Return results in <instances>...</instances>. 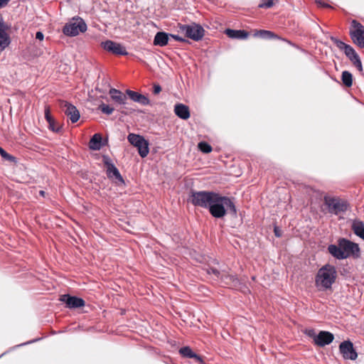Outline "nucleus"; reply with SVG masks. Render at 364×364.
I'll list each match as a JSON object with an SVG mask.
<instances>
[{
    "instance_id": "79ce46f5",
    "label": "nucleus",
    "mask_w": 364,
    "mask_h": 364,
    "mask_svg": "<svg viewBox=\"0 0 364 364\" xmlns=\"http://www.w3.org/2000/svg\"><path fill=\"white\" fill-rule=\"evenodd\" d=\"M318 5L323 6V7H329L330 6L326 3H324L323 1H322L321 0H318V1H316Z\"/></svg>"
},
{
    "instance_id": "20e7f679",
    "label": "nucleus",
    "mask_w": 364,
    "mask_h": 364,
    "mask_svg": "<svg viewBox=\"0 0 364 364\" xmlns=\"http://www.w3.org/2000/svg\"><path fill=\"white\" fill-rule=\"evenodd\" d=\"M217 194L215 191L191 190L188 200L194 206L208 210Z\"/></svg>"
},
{
    "instance_id": "39448f33",
    "label": "nucleus",
    "mask_w": 364,
    "mask_h": 364,
    "mask_svg": "<svg viewBox=\"0 0 364 364\" xmlns=\"http://www.w3.org/2000/svg\"><path fill=\"white\" fill-rule=\"evenodd\" d=\"M323 203L327 208L328 212L335 215L344 213L349 206V203L346 200L328 195L324 196Z\"/></svg>"
},
{
    "instance_id": "c9c22d12",
    "label": "nucleus",
    "mask_w": 364,
    "mask_h": 364,
    "mask_svg": "<svg viewBox=\"0 0 364 364\" xmlns=\"http://www.w3.org/2000/svg\"><path fill=\"white\" fill-rule=\"evenodd\" d=\"M352 63L358 68L360 72L363 71V65L360 57H358L354 60H353Z\"/></svg>"
},
{
    "instance_id": "f257e3e1",
    "label": "nucleus",
    "mask_w": 364,
    "mask_h": 364,
    "mask_svg": "<svg viewBox=\"0 0 364 364\" xmlns=\"http://www.w3.org/2000/svg\"><path fill=\"white\" fill-rule=\"evenodd\" d=\"M328 251L337 259H344L350 257L357 259L360 256L358 245L346 238H340L338 245H329Z\"/></svg>"
},
{
    "instance_id": "4c0bfd02",
    "label": "nucleus",
    "mask_w": 364,
    "mask_h": 364,
    "mask_svg": "<svg viewBox=\"0 0 364 364\" xmlns=\"http://www.w3.org/2000/svg\"><path fill=\"white\" fill-rule=\"evenodd\" d=\"M161 91V87L159 84H154L153 86V93L154 95H157Z\"/></svg>"
},
{
    "instance_id": "f03ea898",
    "label": "nucleus",
    "mask_w": 364,
    "mask_h": 364,
    "mask_svg": "<svg viewBox=\"0 0 364 364\" xmlns=\"http://www.w3.org/2000/svg\"><path fill=\"white\" fill-rule=\"evenodd\" d=\"M208 210L215 218H222L228 213L234 216L237 215V208L232 200L218 193Z\"/></svg>"
},
{
    "instance_id": "c03bdc74",
    "label": "nucleus",
    "mask_w": 364,
    "mask_h": 364,
    "mask_svg": "<svg viewBox=\"0 0 364 364\" xmlns=\"http://www.w3.org/2000/svg\"><path fill=\"white\" fill-rule=\"evenodd\" d=\"M109 95L112 98H114V88L111 87L109 89Z\"/></svg>"
},
{
    "instance_id": "72a5a7b5",
    "label": "nucleus",
    "mask_w": 364,
    "mask_h": 364,
    "mask_svg": "<svg viewBox=\"0 0 364 364\" xmlns=\"http://www.w3.org/2000/svg\"><path fill=\"white\" fill-rule=\"evenodd\" d=\"M100 109L104 114H110L114 111V108L109 107V105L102 104L100 106Z\"/></svg>"
},
{
    "instance_id": "a18cd8bd",
    "label": "nucleus",
    "mask_w": 364,
    "mask_h": 364,
    "mask_svg": "<svg viewBox=\"0 0 364 364\" xmlns=\"http://www.w3.org/2000/svg\"><path fill=\"white\" fill-rule=\"evenodd\" d=\"M39 195L44 197L45 195H46V192L44 191H39Z\"/></svg>"
},
{
    "instance_id": "b1692460",
    "label": "nucleus",
    "mask_w": 364,
    "mask_h": 364,
    "mask_svg": "<svg viewBox=\"0 0 364 364\" xmlns=\"http://www.w3.org/2000/svg\"><path fill=\"white\" fill-rule=\"evenodd\" d=\"M102 162L107 168V174L109 178L114 177V164L111 158L107 155H102Z\"/></svg>"
},
{
    "instance_id": "a878e982",
    "label": "nucleus",
    "mask_w": 364,
    "mask_h": 364,
    "mask_svg": "<svg viewBox=\"0 0 364 364\" xmlns=\"http://www.w3.org/2000/svg\"><path fill=\"white\" fill-rule=\"evenodd\" d=\"M354 233L364 240V223L362 221H355L353 224Z\"/></svg>"
},
{
    "instance_id": "4be33fe9",
    "label": "nucleus",
    "mask_w": 364,
    "mask_h": 364,
    "mask_svg": "<svg viewBox=\"0 0 364 364\" xmlns=\"http://www.w3.org/2000/svg\"><path fill=\"white\" fill-rule=\"evenodd\" d=\"M179 353L183 358H194L198 363H203V359L201 357L195 353L189 346H184L181 348L179 349Z\"/></svg>"
},
{
    "instance_id": "6ab92c4d",
    "label": "nucleus",
    "mask_w": 364,
    "mask_h": 364,
    "mask_svg": "<svg viewBox=\"0 0 364 364\" xmlns=\"http://www.w3.org/2000/svg\"><path fill=\"white\" fill-rule=\"evenodd\" d=\"M45 119L48 123V128L55 133H60L62 130V126L59 125L50 114L49 107H45Z\"/></svg>"
},
{
    "instance_id": "5701e85b",
    "label": "nucleus",
    "mask_w": 364,
    "mask_h": 364,
    "mask_svg": "<svg viewBox=\"0 0 364 364\" xmlns=\"http://www.w3.org/2000/svg\"><path fill=\"white\" fill-rule=\"evenodd\" d=\"M169 35L165 32H157L154 38V45L164 47L168 44Z\"/></svg>"
},
{
    "instance_id": "ddd939ff",
    "label": "nucleus",
    "mask_w": 364,
    "mask_h": 364,
    "mask_svg": "<svg viewBox=\"0 0 364 364\" xmlns=\"http://www.w3.org/2000/svg\"><path fill=\"white\" fill-rule=\"evenodd\" d=\"M60 301L65 303L66 307L69 309H77L85 306V301L80 297L70 296V294H63L60 297Z\"/></svg>"
},
{
    "instance_id": "e433bc0d",
    "label": "nucleus",
    "mask_w": 364,
    "mask_h": 364,
    "mask_svg": "<svg viewBox=\"0 0 364 364\" xmlns=\"http://www.w3.org/2000/svg\"><path fill=\"white\" fill-rule=\"evenodd\" d=\"M352 63L358 68L360 72L363 71V65L360 57H358L354 60H353Z\"/></svg>"
},
{
    "instance_id": "4468645a",
    "label": "nucleus",
    "mask_w": 364,
    "mask_h": 364,
    "mask_svg": "<svg viewBox=\"0 0 364 364\" xmlns=\"http://www.w3.org/2000/svg\"><path fill=\"white\" fill-rule=\"evenodd\" d=\"M108 144V139L102 138V134L100 133L95 134L90 139L88 147L92 151H99L102 147L107 146Z\"/></svg>"
},
{
    "instance_id": "c756f323",
    "label": "nucleus",
    "mask_w": 364,
    "mask_h": 364,
    "mask_svg": "<svg viewBox=\"0 0 364 364\" xmlns=\"http://www.w3.org/2000/svg\"><path fill=\"white\" fill-rule=\"evenodd\" d=\"M0 155L6 161L16 163V159L15 156L7 153L3 148L0 146Z\"/></svg>"
},
{
    "instance_id": "f8f14e48",
    "label": "nucleus",
    "mask_w": 364,
    "mask_h": 364,
    "mask_svg": "<svg viewBox=\"0 0 364 364\" xmlns=\"http://www.w3.org/2000/svg\"><path fill=\"white\" fill-rule=\"evenodd\" d=\"M339 350L345 360H355L358 353L354 349L353 344L350 341H344L339 345Z\"/></svg>"
},
{
    "instance_id": "7ed1b4c3",
    "label": "nucleus",
    "mask_w": 364,
    "mask_h": 364,
    "mask_svg": "<svg viewBox=\"0 0 364 364\" xmlns=\"http://www.w3.org/2000/svg\"><path fill=\"white\" fill-rule=\"evenodd\" d=\"M337 271L333 265L326 264L321 267L316 276L315 284L316 287L321 290L331 289L336 282Z\"/></svg>"
},
{
    "instance_id": "473e14b6",
    "label": "nucleus",
    "mask_w": 364,
    "mask_h": 364,
    "mask_svg": "<svg viewBox=\"0 0 364 364\" xmlns=\"http://www.w3.org/2000/svg\"><path fill=\"white\" fill-rule=\"evenodd\" d=\"M102 48L112 53H114V42L112 41H107L105 42L102 43Z\"/></svg>"
},
{
    "instance_id": "37998d69",
    "label": "nucleus",
    "mask_w": 364,
    "mask_h": 364,
    "mask_svg": "<svg viewBox=\"0 0 364 364\" xmlns=\"http://www.w3.org/2000/svg\"><path fill=\"white\" fill-rule=\"evenodd\" d=\"M274 234L277 237H280L281 234L279 233V230L277 227L274 228Z\"/></svg>"
},
{
    "instance_id": "dca6fc26",
    "label": "nucleus",
    "mask_w": 364,
    "mask_h": 364,
    "mask_svg": "<svg viewBox=\"0 0 364 364\" xmlns=\"http://www.w3.org/2000/svg\"><path fill=\"white\" fill-rule=\"evenodd\" d=\"M64 113L72 123L77 122L80 119V112L75 106L68 102H64Z\"/></svg>"
},
{
    "instance_id": "49530a36",
    "label": "nucleus",
    "mask_w": 364,
    "mask_h": 364,
    "mask_svg": "<svg viewBox=\"0 0 364 364\" xmlns=\"http://www.w3.org/2000/svg\"><path fill=\"white\" fill-rule=\"evenodd\" d=\"M38 340H39V338L38 339H35V340H33V341H28V342L26 343V344L31 343H33V342H35L36 341H38ZM23 345H25V343H23Z\"/></svg>"
},
{
    "instance_id": "0eeeda50",
    "label": "nucleus",
    "mask_w": 364,
    "mask_h": 364,
    "mask_svg": "<svg viewBox=\"0 0 364 364\" xmlns=\"http://www.w3.org/2000/svg\"><path fill=\"white\" fill-rule=\"evenodd\" d=\"M179 31L184 33L186 37L189 38L195 41H198L203 38L205 33L204 28L197 23H191L189 25L178 24Z\"/></svg>"
},
{
    "instance_id": "c85d7f7f",
    "label": "nucleus",
    "mask_w": 364,
    "mask_h": 364,
    "mask_svg": "<svg viewBox=\"0 0 364 364\" xmlns=\"http://www.w3.org/2000/svg\"><path fill=\"white\" fill-rule=\"evenodd\" d=\"M342 82L346 87H350L353 83V75L348 71L342 73Z\"/></svg>"
},
{
    "instance_id": "2f4dec72",
    "label": "nucleus",
    "mask_w": 364,
    "mask_h": 364,
    "mask_svg": "<svg viewBox=\"0 0 364 364\" xmlns=\"http://www.w3.org/2000/svg\"><path fill=\"white\" fill-rule=\"evenodd\" d=\"M128 53L126 50L125 47L119 43H115V55H127Z\"/></svg>"
},
{
    "instance_id": "a19ab883",
    "label": "nucleus",
    "mask_w": 364,
    "mask_h": 364,
    "mask_svg": "<svg viewBox=\"0 0 364 364\" xmlns=\"http://www.w3.org/2000/svg\"><path fill=\"white\" fill-rule=\"evenodd\" d=\"M10 0H0V9L5 7Z\"/></svg>"
},
{
    "instance_id": "9d476101",
    "label": "nucleus",
    "mask_w": 364,
    "mask_h": 364,
    "mask_svg": "<svg viewBox=\"0 0 364 364\" xmlns=\"http://www.w3.org/2000/svg\"><path fill=\"white\" fill-rule=\"evenodd\" d=\"M207 273L209 274H214L217 279H220L224 282L225 284H231L234 287H237L240 284V280L235 275L227 274L221 273L218 269L215 267H208Z\"/></svg>"
},
{
    "instance_id": "2eb2a0df",
    "label": "nucleus",
    "mask_w": 364,
    "mask_h": 364,
    "mask_svg": "<svg viewBox=\"0 0 364 364\" xmlns=\"http://www.w3.org/2000/svg\"><path fill=\"white\" fill-rule=\"evenodd\" d=\"M333 339L334 336L332 333L326 331H321L316 336L314 344L319 347H323L332 343Z\"/></svg>"
},
{
    "instance_id": "ea45409f",
    "label": "nucleus",
    "mask_w": 364,
    "mask_h": 364,
    "mask_svg": "<svg viewBox=\"0 0 364 364\" xmlns=\"http://www.w3.org/2000/svg\"><path fill=\"white\" fill-rule=\"evenodd\" d=\"M43 34L42 32L41 31H38L36 33V39H38L40 41H42L43 39Z\"/></svg>"
},
{
    "instance_id": "bb28decb",
    "label": "nucleus",
    "mask_w": 364,
    "mask_h": 364,
    "mask_svg": "<svg viewBox=\"0 0 364 364\" xmlns=\"http://www.w3.org/2000/svg\"><path fill=\"white\" fill-rule=\"evenodd\" d=\"M114 177H115V188L119 187L122 189V188L125 187L126 183L120 174L119 170L115 167L114 169Z\"/></svg>"
},
{
    "instance_id": "cd10ccee",
    "label": "nucleus",
    "mask_w": 364,
    "mask_h": 364,
    "mask_svg": "<svg viewBox=\"0 0 364 364\" xmlns=\"http://www.w3.org/2000/svg\"><path fill=\"white\" fill-rule=\"evenodd\" d=\"M114 99L115 103L123 105L127 104V95L117 89L114 91Z\"/></svg>"
},
{
    "instance_id": "1a4fd4ad",
    "label": "nucleus",
    "mask_w": 364,
    "mask_h": 364,
    "mask_svg": "<svg viewBox=\"0 0 364 364\" xmlns=\"http://www.w3.org/2000/svg\"><path fill=\"white\" fill-rule=\"evenodd\" d=\"M350 36L353 42L360 48H364V26L356 20L351 22Z\"/></svg>"
},
{
    "instance_id": "423d86ee",
    "label": "nucleus",
    "mask_w": 364,
    "mask_h": 364,
    "mask_svg": "<svg viewBox=\"0 0 364 364\" xmlns=\"http://www.w3.org/2000/svg\"><path fill=\"white\" fill-rule=\"evenodd\" d=\"M87 31V25L85 21L80 17H74L67 23L63 28V33L67 36H76L80 33Z\"/></svg>"
},
{
    "instance_id": "9b49d317",
    "label": "nucleus",
    "mask_w": 364,
    "mask_h": 364,
    "mask_svg": "<svg viewBox=\"0 0 364 364\" xmlns=\"http://www.w3.org/2000/svg\"><path fill=\"white\" fill-rule=\"evenodd\" d=\"M330 40L336 46V47L344 52L346 57L352 62L359 57L355 49L350 45L345 43L342 41L334 36H331Z\"/></svg>"
},
{
    "instance_id": "f3484780",
    "label": "nucleus",
    "mask_w": 364,
    "mask_h": 364,
    "mask_svg": "<svg viewBox=\"0 0 364 364\" xmlns=\"http://www.w3.org/2000/svg\"><path fill=\"white\" fill-rule=\"evenodd\" d=\"M6 29L3 18L0 16V50H4L11 43Z\"/></svg>"
},
{
    "instance_id": "58836bf2",
    "label": "nucleus",
    "mask_w": 364,
    "mask_h": 364,
    "mask_svg": "<svg viewBox=\"0 0 364 364\" xmlns=\"http://www.w3.org/2000/svg\"><path fill=\"white\" fill-rule=\"evenodd\" d=\"M172 38L175 39L176 41H180V42H185L186 40L181 37L180 36L178 35H175V34H170L169 35Z\"/></svg>"
},
{
    "instance_id": "7c9ffc66",
    "label": "nucleus",
    "mask_w": 364,
    "mask_h": 364,
    "mask_svg": "<svg viewBox=\"0 0 364 364\" xmlns=\"http://www.w3.org/2000/svg\"><path fill=\"white\" fill-rule=\"evenodd\" d=\"M198 148L202 152H203L205 154H208V153L211 152V151H212L211 146L205 141L200 142L198 144Z\"/></svg>"
},
{
    "instance_id": "a211bd4d",
    "label": "nucleus",
    "mask_w": 364,
    "mask_h": 364,
    "mask_svg": "<svg viewBox=\"0 0 364 364\" xmlns=\"http://www.w3.org/2000/svg\"><path fill=\"white\" fill-rule=\"evenodd\" d=\"M126 95L129 97L131 100H132L134 102H137L141 105L146 106L150 104V100L146 96L140 94L137 92L127 90Z\"/></svg>"
},
{
    "instance_id": "6e6552de",
    "label": "nucleus",
    "mask_w": 364,
    "mask_h": 364,
    "mask_svg": "<svg viewBox=\"0 0 364 364\" xmlns=\"http://www.w3.org/2000/svg\"><path fill=\"white\" fill-rule=\"evenodd\" d=\"M127 139L129 142L137 148L138 153L141 158L146 157L149 151V142L142 136L129 134Z\"/></svg>"
},
{
    "instance_id": "412c9836",
    "label": "nucleus",
    "mask_w": 364,
    "mask_h": 364,
    "mask_svg": "<svg viewBox=\"0 0 364 364\" xmlns=\"http://www.w3.org/2000/svg\"><path fill=\"white\" fill-rule=\"evenodd\" d=\"M225 33L229 38L234 39H246L249 36V33L245 30L227 28Z\"/></svg>"
},
{
    "instance_id": "f704fd0d",
    "label": "nucleus",
    "mask_w": 364,
    "mask_h": 364,
    "mask_svg": "<svg viewBox=\"0 0 364 364\" xmlns=\"http://www.w3.org/2000/svg\"><path fill=\"white\" fill-rule=\"evenodd\" d=\"M304 333H305V334L307 336L313 338L314 343L315 342V339H316V336L318 334L316 333V331H315L314 329H313V328H307V329L305 330Z\"/></svg>"
},
{
    "instance_id": "393cba45",
    "label": "nucleus",
    "mask_w": 364,
    "mask_h": 364,
    "mask_svg": "<svg viewBox=\"0 0 364 364\" xmlns=\"http://www.w3.org/2000/svg\"><path fill=\"white\" fill-rule=\"evenodd\" d=\"M254 36L260 37L264 39L279 38V37L270 31L259 30L254 33Z\"/></svg>"
},
{
    "instance_id": "aec40b11",
    "label": "nucleus",
    "mask_w": 364,
    "mask_h": 364,
    "mask_svg": "<svg viewBox=\"0 0 364 364\" xmlns=\"http://www.w3.org/2000/svg\"><path fill=\"white\" fill-rule=\"evenodd\" d=\"M174 112L176 116L182 119H187L190 117L188 107L181 103H178L175 105Z\"/></svg>"
}]
</instances>
